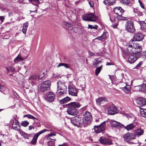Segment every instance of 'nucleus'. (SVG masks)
<instances>
[{"label": "nucleus", "instance_id": "obj_1", "mask_svg": "<svg viewBox=\"0 0 146 146\" xmlns=\"http://www.w3.org/2000/svg\"><path fill=\"white\" fill-rule=\"evenodd\" d=\"M126 46L128 54H131L128 58V61L131 63H133L139 56L140 53L142 50V47L138 44L130 42L127 43Z\"/></svg>", "mask_w": 146, "mask_h": 146}, {"label": "nucleus", "instance_id": "obj_2", "mask_svg": "<svg viewBox=\"0 0 146 146\" xmlns=\"http://www.w3.org/2000/svg\"><path fill=\"white\" fill-rule=\"evenodd\" d=\"M91 120V113L87 111L86 112L84 117L83 118L77 116L74 117L71 119V121L74 125L78 127H82L85 126Z\"/></svg>", "mask_w": 146, "mask_h": 146}, {"label": "nucleus", "instance_id": "obj_3", "mask_svg": "<svg viewBox=\"0 0 146 146\" xmlns=\"http://www.w3.org/2000/svg\"><path fill=\"white\" fill-rule=\"evenodd\" d=\"M81 105L77 102H72L70 104H68L66 107L68 109L67 110L68 113L72 115H76L78 113L77 109L79 108Z\"/></svg>", "mask_w": 146, "mask_h": 146}, {"label": "nucleus", "instance_id": "obj_4", "mask_svg": "<svg viewBox=\"0 0 146 146\" xmlns=\"http://www.w3.org/2000/svg\"><path fill=\"white\" fill-rule=\"evenodd\" d=\"M123 137L125 141L130 144H136L137 146H139L141 144L137 140L133 141L135 139V135L134 133H127L123 135Z\"/></svg>", "mask_w": 146, "mask_h": 146}, {"label": "nucleus", "instance_id": "obj_5", "mask_svg": "<svg viewBox=\"0 0 146 146\" xmlns=\"http://www.w3.org/2000/svg\"><path fill=\"white\" fill-rule=\"evenodd\" d=\"M82 17V19L85 21H95L97 19L96 17L92 13L84 14Z\"/></svg>", "mask_w": 146, "mask_h": 146}, {"label": "nucleus", "instance_id": "obj_6", "mask_svg": "<svg viewBox=\"0 0 146 146\" xmlns=\"http://www.w3.org/2000/svg\"><path fill=\"white\" fill-rule=\"evenodd\" d=\"M125 30L131 33H134L135 31V29L134 26L133 21H127L125 25Z\"/></svg>", "mask_w": 146, "mask_h": 146}, {"label": "nucleus", "instance_id": "obj_7", "mask_svg": "<svg viewBox=\"0 0 146 146\" xmlns=\"http://www.w3.org/2000/svg\"><path fill=\"white\" fill-rule=\"evenodd\" d=\"M106 121H104L101 123L99 125L94 126V131L96 133H98L102 132L105 129V125Z\"/></svg>", "mask_w": 146, "mask_h": 146}, {"label": "nucleus", "instance_id": "obj_8", "mask_svg": "<svg viewBox=\"0 0 146 146\" xmlns=\"http://www.w3.org/2000/svg\"><path fill=\"white\" fill-rule=\"evenodd\" d=\"M144 36L142 34L140 33H136L134 34L133 37V40H131L129 42L131 43H135L137 44L136 42H134L133 41H140L142 40L144 38Z\"/></svg>", "mask_w": 146, "mask_h": 146}, {"label": "nucleus", "instance_id": "obj_9", "mask_svg": "<svg viewBox=\"0 0 146 146\" xmlns=\"http://www.w3.org/2000/svg\"><path fill=\"white\" fill-rule=\"evenodd\" d=\"M55 95L52 92H48L45 97L46 100L49 102H52L53 101L55 98Z\"/></svg>", "mask_w": 146, "mask_h": 146}, {"label": "nucleus", "instance_id": "obj_10", "mask_svg": "<svg viewBox=\"0 0 146 146\" xmlns=\"http://www.w3.org/2000/svg\"><path fill=\"white\" fill-rule=\"evenodd\" d=\"M48 131V130L44 129L36 133L33 139L31 141V143L33 145H35L36 143L37 140L38 136L41 134Z\"/></svg>", "mask_w": 146, "mask_h": 146}, {"label": "nucleus", "instance_id": "obj_11", "mask_svg": "<svg viewBox=\"0 0 146 146\" xmlns=\"http://www.w3.org/2000/svg\"><path fill=\"white\" fill-rule=\"evenodd\" d=\"M137 105L139 107H142L146 105V100L143 98H138L136 99Z\"/></svg>", "mask_w": 146, "mask_h": 146}, {"label": "nucleus", "instance_id": "obj_12", "mask_svg": "<svg viewBox=\"0 0 146 146\" xmlns=\"http://www.w3.org/2000/svg\"><path fill=\"white\" fill-rule=\"evenodd\" d=\"M100 143L104 145H110L112 144L110 139H107L104 137H101L99 139Z\"/></svg>", "mask_w": 146, "mask_h": 146}, {"label": "nucleus", "instance_id": "obj_13", "mask_svg": "<svg viewBox=\"0 0 146 146\" xmlns=\"http://www.w3.org/2000/svg\"><path fill=\"white\" fill-rule=\"evenodd\" d=\"M58 90L67 91V87L64 83L61 81H59L57 82Z\"/></svg>", "mask_w": 146, "mask_h": 146}, {"label": "nucleus", "instance_id": "obj_14", "mask_svg": "<svg viewBox=\"0 0 146 146\" xmlns=\"http://www.w3.org/2000/svg\"><path fill=\"white\" fill-rule=\"evenodd\" d=\"M117 108L115 106H113L109 108L108 110V114L113 115L118 113Z\"/></svg>", "mask_w": 146, "mask_h": 146}, {"label": "nucleus", "instance_id": "obj_15", "mask_svg": "<svg viewBox=\"0 0 146 146\" xmlns=\"http://www.w3.org/2000/svg\"><path fill=\"white\" fill-rule=\"evenodd\" d=\"M68 92L70 94L73 96H76L77 95V92L76 90L74 87L69 86L68 87Z\"/></svg>", "mask_w": 146, "mask_h": 146}, {"label": "nucleus", "instance_id": "obj_16", "mask_svg": "<svg viewBox=\"0 0 146 146\" xmlns=\"http://www.w3.org/2000/svg\"><path fill=\"white\" fill-rule=\"evenodd\" d=\"M106 121L110 123L111 126L114 127H119L121 126V125L119 123L117 122L114 120L109 119H108Z\"/></svg>", "mask_w": 146, "mask_h": 146}, {"label": "nucleus", "instance_id": "obj_17", "mask_svg": "<svg viewBox=\"0 0 146 146\" xmlns=\"http://www.w3.org/2000/svg\"><path fill=\"white\" fill-rule=\"evenodd\" d=\"M113 11L116 15H122L124 12L123 10L120 7H115L113 9Z\"/></svg>", "mask_w": 146, "mask_h": 146}, {"label": "nucleus", "instance_id": "obj_18", "mask_svg": "<svg viewBox=\"0 0 146 146\" xmlns=\"http://www.w3.org/2000/svg\"><path fill=\"white\" fill-rule=\"evenodd\" d=\"M121 84H123L124 86V87H122V88L125 92L126 94H128L130 92L131 86L129 85H127L124 82H123Z\"/></svg>", "mask_w": 146, "mask_h": 146}, {"label": "nucleus", "instance_id": "obj_19", "mask_svg": "<svg viewBox=\"0 0 146 146\" xmlns=\"http://www.w3.org/2000/svg\"><path fill=\"white\" fill-rule=\"evenodd\" d=\"M63 26L65 28L68 30H72L73 29L72 26L66 22L64 21L63 22Z\"/></svg>", "mask_w": 146, "mask_h": 146}, {"label": "nucleus", "instance_id": "obj_20", "mask_svg": "<svg viewBox=\"0 0 146 146\" xmlns=\"http://www.w3.org/2000/svg\"><path fill=\"white\" fill-rule=\"evenodd\" d=\"M102 62V60L100 58H98L95 59L94 61L93 65L94 67H96L98 66L99 64Z\"/></svg>", "mask_w": 146, "mask_h": 146}, {"label": "nucleus", "instance_id": "obj_21", "mask_svg": "<svg viewBox=\"0 0 146 146\" xmlns=\"http://www.w3.org/2000/svg\"><path fill=\"white\" fill-rule=\"evenodd\" d=\"M138 23L141 26V30L146 32V23L144 21H139Z\"/></svg>", "mask_w": 146, "mask_h": 146}, {"label": "nucleus", "instance_id": "obj_22", "mask_svg": "<svg viewBox=\"0 0 146 146\" xmlns=\"http://www.w3.org/2000/svg\"><path fill=\"white\" fill-rule=\"evenodd\" d=\"M107 101V99L103 97H100L96 100V102L97 104L99 105L103 103V102H106Z\"/></svg>", "mask_w": 146, "mask_h": 146}, {"label": "nucleus", "instance_id": "obj_23", "mask_svg": "<svg viewBox=\"0 0 146 146\" xmlns=\"http://www.w3.org/2000/svg\"><path fill=\"white\" fill-rule=\"evenodd\" d=\"M144 133V131L143 129H141L140 128L137 129L135 132V136L139 137L142 135Z\"/></svg>", "mask_w": 146, "mask_h": 146}, {"label": "nucleus", "instance_id": "obj_24", "mask_svg": "<svg viewBox=\"0 0 146 146\" xmlns=\"http://www.w3.org/2000/svg\"><path fill=\"white\" fill-rule=\"evenodd\" d=\"M19 133L25 139H29V137L31 136V135L25 133L22 130L19 131Z\"/></svg>", "mask_w": 146, "mask_h": 146}, {"label": "nucleus", "instance_id": "obj_25", "mask_svg": "<svg viewBox=\"0 0 146 146\" xmlns=\"http://www.w3.org/2000/svg\"><path fill=\"white\" fill-rule=\"evenodd\" d=\"M106 5H112L115 2V0H104L103 2Z\"/></svg>", "mask_w": 146, "mask_h": 146}, {"label": "nucleus", "instance_id": "obj_26", "mask_svg": "<svg viewBox=\"0 0 146 146\" xmlns=\"http://www.w3.org/2000/svg\"><path fill=\"white\" fill-rule=\"evenodd\" d=\"M70 100L71 98H70L68 97V96H67L61 100L60 102V103L61 104H64L65 103H66L70 101Z\"/></svg>", "mask_w": 146, "mask_h": 146}, {"label": "nucleus", "instance_id": "obj_27", "mask_svg": "<svg viewBox=\"0 0 146 146\" xmlns=\"http://www.w3.org/2000/svg\"><path fill=\"white\" fill-rule=\"evenodd\" d=\"M28 23L27 22H26L24 23L23 25V28L22 29V32L24 34H26L27 29V28L28 26Z\"/></svg>", "mask_w": 146, "mask_h": 146}, {"label": "nucleus", "instance_id": "obj_28", "mask_svg": "<svg viewBox=\"0 0 146 146\" xmlns=\"http://www.w3.org/2000/svg\"><path fill=\"white\" fill-rule=\"evenodd\" d=\"M102 65L100 66L97 67L96 68L95 71V74L96 76H98L99 73L102 69Z\"/></svg>", "mask_w": 146, "mask_h": 146}, {"label": "nucleus", "instance_id": "obj_29", "mask_svg": "<svg viewBox=\"0 0 146 146\" xmlns=\"http://www.w3.org/2000/svg\"><path fill=\"white\" fill-rule=\"evenodd\" d=\"M23 60V58L20 55H18L14 59V62L15 63H17Z\"/></svg>", "mask_w": 146, "mask_h": 146}, {"label": "nucleus", "instance_id": "obj_30", "mask_svg": "<svg viewBox=\"0 0 146 146\" xmlns=\"http://www.w3.org/2000/svg\"><path fill=\"white\" fill-rule=\"evenodd\" d=\"M117 15V18L118 20H123L127 19V17L122 16V15Z\"/></svg>", "mask_w": 146, "mask_h": 146}, {"label": "nucleus", "instance_id": "obj_31", "mask_svg": "<svg viewBox=\"0 0 146 146\" xmlns=\"http://www.w3.org/2000/svg\"><path fill=\"white\" fill-rule=\"evenodd\" d=\"M134 127V126L132 123L128 125L127 126L125 127V128L127 131L131 130L133 129Z\"/></svg>", "mask_w": 146, "mask_h": 146}, {"label": "nucleus", "instance_id": "obj_32", "mask_svg": "<svg viewBox=\"0 0 146 146\" xmlns=\"http://www.w3.org/2000/svg\"><path fill=\"white\" fill-rule=\"evenodd\" d=\"M133 11L135 15H138L139 16H142L143 15L141 12H140L139 10L137 9H134Z\"/></svg>", "mask_w": 146, "mask_h": 146}, {"label": "nucleus", "instance_id": "obj_33", "mask_svg": "<svg viewBox=\"0 0 146 146\" xmlns=\"http://www.w3.org/2000/svg\"><path fill=\"white\" fill-rule=\"evenodd\" d=\"M67 91H64L59 90H57L56 93L59 96H60L66 93Z\"/></svg>", "mask_w": 146, "mask_h": 146}, {"label": "nucleus", "instance_id": "obj_34", "mask_svg": "<svg viewBox=\"0 0 146 146\" xmlns=\"http://www.w3.org/2000/svg\"><path fill=\"white\" fill-rule=\"evenodd\" d=\"M44 84V86H46V87L49 88L50 87V82L49 80L46 81L42 83Z\"/></svg>", "mask_w": 146, "mask_h": 146}, {"label": "nucleus", "instance_id": "obj_35", "mask_svg": "<svg viewBox=\"0 0 146 146\" xmlns=\"http://www.w3.org/2000/svg\"><path fill=\"white\" fill-rule=\"evenodd\" d=\"M38 78V75H34L31 76H30L29 78V80H36Z\"/></svg>", "mask_w": 146, "mask_h": 146}, {"label": "nucleus", "instance_id": "obj_36", "mask_svg": "<svg viewBox=\"0 0 146 146\" xmlns=\"http://www.w3.org/2000/svg\"><path fill=\"white\" fill-rule=\"evenodd\" d=\"M56 135V134L55 133H50L48 134L46 136V137L47 140H49L50 139V137H52L53 136H55Z\"/></svg>", "mask_w": 146, "mask_h": 146}, {"label": "nucleus", "instance_id": "obj_37", "mask_svg": "<svg viewBox=\"0 0 146 146\" xmlns=\"http://www.w3.org/2000/svg\"><path fill=\"white\" fill-rule=\"evenodd\" d=\"M48 88L46 86H44V84H41L40 87V90L42 92L45 91Z\"/></svg>", "mask_w": 146, "mask_h": 146}, {"label": "nucleus", "instance_id": "obj_38", "mask_svg": "<svg viewBox=\"0 0 146 146\" xmlns=\"http://www.w3.org/2000/svg\"><path fill=\"white\" fill-rule=\"evenodd\" d=\"M6 69L8 72H9V71L14 72L15 69L14 68L11 66L7 67L6 68Z\"/></svg>", "mask_w": 146, "mask_h": 146}, {"label": "nucleus", "instance_id": "obj_39", "mask_svg": "<svg viewBox=\"0 0 146 146\" xmlns=\"http://www.w3.org/2000/svg\"><path fill=\"white\" fill-rule=\"evenodd\" d=\"M140 111L141 116L146 118V112L143 110V109L140 110Z\"/></svg>", "mask_w": 146, "mask_h": 146}, {"label": "nucleus", "instance_id": "obj_40", "mask_svg": "<svg viewBox=\"0 0 146 146\" xmlns=\"http://www.w3.org/2000/svg\"><path fill=\"white\" fill-rule=\"evenodd\" d=\"M24 117H27L31 119H36V117L30 115V114H27L25 115L24 116Z\"/></svg>", "mask_w": 146, "mask_h": 146}, {"label": "nucleus", "instance_id": "obj_41", "mask_svg": "<svg viewBox=\"0 0 146 146\" xmlns=\"http://www.w3.org/2000/svg\"><path fill=\"white\" fill-rule=\"evenodd\" d=\"M134 89L136 91H141V85L138 86H135L134 87Z\"/></svg>", "mask_w": 146, "mask_h": 146}, {"label": "nucleus", "instance_id": "obj_42", "mask_svg": "<svg viewBox=\"0 0 146 146\" xmlns=\"http://www.w3.org/2000/svg\"><path fill=\"white\" fill-rule=\"evenodd\" d=\"M29 124V122L27 121H25L21 122V125L25 127L27 126Z\"/></svg>", "mask_w": 146, "mask_h": 146}, {"label": "nucleus", "instance_id": "obj_43", "mask_svg": "<svg viewBox=\"0 0 146 146\" xmlns=\"http://www.w3.org/2000/svg\"><path fill=\"white\" fill-rule=\"evenodd\" d=\"M141 92H144L146 90V84H143L141 85Z\"/></svg>", "mask_w": 146, "mask_h": 146}, {"label": "nucleus", "instance_id": "obj_44", "mask_svg": "<svg viewBox=\"0 0 146 146\" xmlns=\"http://www.w3.org/2000/svg\"><path fill=\"white\" fill-rule=\"evenodd\" d=\"M44 76V74L42 72H41L40 73L39 75H38V78L39 79H42V78Z\"/></svg>", "mask_w": 146, "mask_h": 146}, {"label": "nucleus", "instance_id": "obj_45", "mask_svg": "<svg viewBox=\"0 0 146 146\" xmlns=\"http://www.w3.org/2000/svg\"><path fill=\"white\" fill-rule=\"evenodd\" d=\"M121 2L123 4L127 5L129 3L130 1L129 0H121Z\"/></svg>", "mask_w": 146, "mask_h": 146}, {"label": "nucleus", "instance_id": "obj_46", "mask_svg": "<svg viewBox=\"0 0 146 146\" xmlns=\"http://www.w3.org/2000/svg\"><path fill=\"white\" fill-rule=\"evenodd\" d=\"M17 125H12V127L14 129L19 131H19L21 130L20 129V126H17Z\"/></svg>", "mask_w": 146, "mask_h": 146}, {"label": "nucleus", "instance_id": "obj_47", "mask_svg": "<svg viewBox=\"0 0 146 146\" xmlns=\"http://www.w3.org/2000/svg\"><path fill=\"white\" fill-rule=\"evenodd\" d=\"M107 33L106 31H104L103 32V33L101 36L102 38H105L107 35Z\"/></svg>", "mask_w": 146, "mask_h": 146}, {"label": "nucleus", "instance_id": "obj_48", "mask_svg": "<svg viewBox=\"0 0 146 146\" xmlns=\"http://www.w3.org/2000/svg\"><path fill=\"white\" fill-rule=\"evenodd\" d=\"M53 77L54 78L58 79L60 77V75L57 73H53Z\"/></svg>", "mask_w": 146, "mask_h": 146}, {"label": "nucleus", "instance_id": "obj_49", "mask_svg": "<svg viewBox=\"0 0 146 146\" xmlns=\"http://www.w3.org/2000/svg\"><path fill=\"white\" fill-rule=\"evenodd\" d=\"M19 124V121L16 119L14 120L12 123V125H18Z\"/></svg>", "mask_w": 146, "mask_h": 146}, {"label": "nucleus", "instance_id": "obj_50", "mask_svg": "<svg viewBox=\"0 0 146 146\" xmlns=\"http://www.w3.org/2000/svg\"><path fill=\"white\" fill-rule=\"evenodd\" d=\"M47 144L49 146H54V143L52 141H50L48 142Z\"/></svg>", "mask_w": 146, "mask_h": 146}, {"label": "nucleus", "instance_id": "obj_51", "mask_svg": "<svg viewBox=\"0 0 146 146\" xmlns=\"http://www.w3.org/2000/svg\"><path fill=\"white\" fill-rule=\"evenodd\" d=\"M110 20L112 22L114 21H115V20H116V18L115 17L113 16H110Z\"/></svg>", "mask_w": 146, "mask_h": 146}, {"label": "nucleus", "instance_id": "obj_52", "mask_svg": "<svg viewBox=\"0 0 146 146\" xmlns=\"http://www.w3.org/2000/svg\"><path fill=\"white\" fill-rule=\"evenodd\" d=\"M27 67L26 66H24V68H23V73L25 74L27 72Z\"/></svg>", "mask_w": 146, "mask_h": 146}, {"label": "nucleus", "instance_id": "obj_53", "mask_svg": "<svg viewBox=\"0 0 146 146\" xmlns=\"http://www.w3.org/2000/svg\"><path fill=\"white\" fill-rule=\"evenodd\" d=\"M138 2H139V3L141 7L143 9H144V6L143 5L141 1L140 0H139Z\"/></svg>", "mask_w": 146, "mask_h": 146}, {"label": "nucleus", "instance_id": "obj_54", "mask_svg": "<svg viewBox=\"0 0 146 146\" xmlns=\"http://www.w3.org/2000/svg\"><path fill=\"white\" fill-rule=\"evenodd\" d=\"M89 4L91 7H93L94 6V4L92 1H91L89 2Z\"/></svg>", "mask_w": 146, "mask_h": 146}, {"label": "nucleus", "instance_id": "obj_55", "mask_svg": "<svg viewBox=\"0 0 146 146\" xmlns=\"http://www.w3.org/2000/svg\"><path fill=\"white\" fill-rule=\"evenodd\" d=\"M5 19L4 17L3 16H0V20L1 21V22H3Z\"/></svg>", "mask_w": 146, "mask_h": 146}, {"label": "nucleus", "instance_id": "obj_56", "mask_svg": "<svg viewBox=\"0 0 146 146\" xmlns=\"http://www.w3.org/2000/svg\"><path fill=\"white\" fill-rule=\"evenodd\" d=\"M64 63H60L57 66V67H59L61 66H64Z\"/></svg>", "mask_w": 146, "mask_h": 146}, {"label": "nucleus", "instance_id": "obj_57", "mask_svg": "<svg viewBox=\"0 0 146 146\" xmlns=\"http://www.w3.org/2000/svg\"><path fill=\"white\" fill-rule=\"evenodd\" d=\"M88 53H89V55L90 56H94V54L92 52H91L90 51H88Z\"/></svg>", "mask_w": 146, "mask_h": 146}, {"label": "nucleus", "instance_id": "obj_58", "mask_svg": "<svg viewBox=\"0 0 146 146\" xmlns=\"http://www.w3.org/2000/svg\"><path fill=\"white\" fill-rule=\"evenodd\" d=\"M143 63L142 62H140L137 65V67H140L142 65Z\"/></svg>", "mask_w": 146, "mask_h": 146}, {"label": "nucleus", "instance_id": "obj_59", "mask_svg": "<svg viewBox=\"0 0 146 146\" xmlns=\"http://www.w3.org/2000/svg\"><path fill=\"white\" fill-rule=\"evenodd\" d=\"M34 129V127L32 125L30 126H29V130H31L32 129Z\"/></svg>", "mask_w": 146, "mask_h": 146}, {"label": "nucleus", "instance_id": "obj_60", "mask_svg": "<svg viewBox=\"0 0 146 146\" xmlns=\"http://www.w3.org/2000/svg\"><path fill=\"white\" fill-rule=\"evenodd\" d=\"M64 66L66 68H69V67L68 66V65L66 63H64Z\"/></svg>", "mask_w": 146, "mask_h": 146}, {"label": "nucleus", "instance_id": "obj_61", "mask_svg": "<svg viewBox=\"0 0 146 146\" xmlns=\"http://www.w3.org/2000/svg\"><path fill=\"white\" fill-rule=\"evenodd\" d=\"M29 1L30 2H32L33 1L36 2H38L39 1V0H29Z\"/></svg>", "mask_w": 146, "mask_h": 146}, {"label": "nucleus", "instance_id": "obj_62", "mask_svg": "<svg viewBox=\"0 0 146 146\" xmlns=\"http://www.w3.org/2000/svg\"><path fill=\"white\" fill-rule=\"evenodd\" d=\"M98 28V26L96 25L95 26H93L92 28L95 29H97Z\"/></svg>", "mask_w": 146, "mask_h": 146}, {"label": "nucleus", "instance_id": "obj_63", "mask_svg": "<svg viewBox=\"0 0 146 146\" xmlns=\"http://www.w3.org/2000/svg\"><path fill=\"white\" fill-rule=\"evenodd\" d=\"M9 16H12L13 15V13L12 12H9L8 13Z\"/></svg>", "mask_w": 146, "mask_h": 146}, {"label": "nucleus", "instance_id": "obj_64", "mask_svg": "<svg viewBox=\"0 0 146 146\" xmlns=\"http://www.w3.org/2000/svg\"><path fill=\"white\" fill-rule=\"evenodd\" d=\"M96 39H98L100 40H102L103 39V38H102L101 36H100L98 37Z\"/></svg>", "mask_w": 146, "mask_h": 146}]
</instances>
